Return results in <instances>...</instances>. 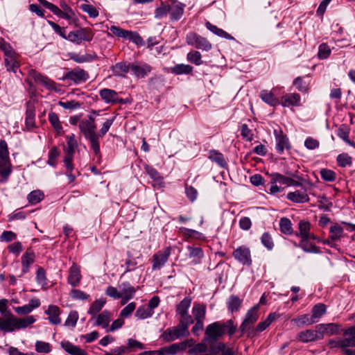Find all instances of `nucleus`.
<instances>
[{
	"instance_id": "obj_1",
	"label": "nucleus",
	"mask_w": 355,
	"mask_h": 355,
	"mask_svg": "<svg viewBox=\"0 0 355 355\" xmlns=\"http://www.w3.org/2000/svg\"><path fill=\"white\" fill-rule=\"evenodd\" d=\"M96 112L88 115L87 119H83L79 122L78 128L80 131L83 133L85 138L89 141L91 149L94 151V154L101 158V149L100 143L98 141V135L96 132V125L95 123Z\"/></svg>"
},
{
	"instance_id": "obj_2",
	"label": "nucleus",
	"mask_w": 355,
	"mask_h": 355,
	"mask_svg": "<svg viewBox=\"0 0 355 355\" xmlns=\"http://www.w3.org/2000/svg\"><path fill=\"white\" fill-rule=\"evenodd\" d=\"M236 330V326L234 324L232 320H228L225 322H214L208 324L205 329V343H216L225 333L230 336H232Z\"/></svg>"
},
{
	"instance_id": "obj_3",
	"label": "nucleus",
	"mask_w": 355,
	"mask_h": 355,
	"mask_svg": "<svg viewBox=\"0 0 355 355\" xmlns=\"http://www.w3.org/2000/svg\"><path fill=\"white\" fill-rule=\"evenodd\" d=\"M12 171L7 143L0 140V175L7 178Z\"/></svg>"
},
{
	"instance_id": "obj_4",
	"label": "nucleus",
	"mask_w": 355,
	"mask_h": 355,
	"mask_svg": "<svg viewBox=\"0 0 355 355\" xmlns=\"http://www.w3.org/2000/svg\"><path fill=\"white\" fill-rule=\"evenodd\" d=\"M289 177L284 176L280 173H274L270 175L271 180L270 184H275L277 182L282 183L283 184L289 186H295V187H301L302 183L299 181L295 180L292 178H295L298 180H301L302 178L298 175V172L295 171V173H286Z\"/></svg>"
},
{
	"instance_id": "obj_5",
	"label": "nucleus",
	"mask_w": 355,
	"mask_h": 355,
	"mask_svg": "<svg viewBox=\"0 0 355 355\" xmlns=\"http://www.w3.org/2000/svg\"><path fill=\"white\" fill-rule=\"evenodd\" d=\"M186 42L189 45L205 51H209L212 47L211 44L205 37L194 32H190L187 35Z\"/></svg>"
},
{
	"instance_id": "obj_6",
	"label": "nucleus",
	"mask_w": 355,
	"mask_h": 355,
	"mask_svg": "<svg viewBox=\"0 0 355 355\" xmlns=\"http://www.w3.org/2000/svg\"><path fill=\"white\" fill-rule=\"evenodd\" d=\"M28 76L35 80V83H40L45 87L47 89L59 92L61 89L53 80L47 76L42 75L35 69H31L28 71Z\"/></svg>"
},
{
	"instance_id": "obj_7",
	"label": "nucleus",
	"mask_w": 355,
	"mask_h": 355,
	"mask_svg": "<svg viewBox=\"0 0 355 355\" xmlns=\"http://www.w3.org/2000/svg\"><path fill=\"white\" fill-rule=\"evenodd\" d=\"M93 37L94 33L90 28H83L69 32L67 35V40L76 44H80L82 41H91Z\"/></svg>"
},
{
	"instance_id": "obj_8",
	"label": "nucleus",
	"mask_w": 355,
	"mask_h": 355,
	"mask_svg": "<svg viewBox=\"0 0 355 355\" xmlns=\"http://www.w3.org/2000/svg\"><path fill=\"white\" fill-rule=\"evenodd\" d=\"M189 335V331L187 330V326H181L179 324L177 327L166 329L162 336L165 341L171 342Z\"/></svg>"
},
{
	"instance_id": "obj_9",
	"label": "nucleus",
	"mask_w": 355,
	"mask_h": 355,
	"mask_svg": "<svg viewBox=\"0 0 355 355\" xmlns=\"http://www.w3.org/2000/svg\"><path fill=\"white\" fill-rule=\"evenodd\" d=\"M232 255L236 261L244 266H250L252 263L250 250L245 245L235 249Z\"/></svg>"
},
{
	"instance_id": "obj_10",
	"label": "nucleus",
	"mask_w": 355,
	"mask_h": 355,
	"mask_svg": "<svg viewBox=\"0 0 355 355\" xmlns=\"http://www.w3.org/2000/svg\"><path fill=\"white\" fill-rule=\"evenodd\" d=\"M89 78V73L79 67L66 73L64 76V80H70L78 85L86 82Z\"/></svg>"
},
{
	"instance_id": "obj_11",
	"label": "nucleus",
	"mask_w": 355,
	"mask_h": 355,
	"mask_svg": "<svg viewBox=\"0 0 355 355\" xmlns=\"http://www.w3.org/2000/svg\"><path fill=\"white\" fill-rule=\"evenodd\" d=\"M171 254V248H166L164 250L159 251L153 256V270H160L167 262Z\"/></svg>"
},
{
	"instance_id": "obj_12",
	"label": "nucleus",
	"mask_w": 355,
	"mask_h": 355,
	"mask_svg": "<svg viewBox=\"0 0 355 355\" xmlns=\"http://www.w3.org/2000/svg\"><path fill=\"white\" fill-rule=\"evenodd\" d=\"M258 309L259 306L255 305L247 312L245 319L240 327L241 332L244 333L250 330L251 325L258 320Z\"/></svg>"
},
{
	"instance_id": "obj_13",
	"label": "nucleus",
	"mask_w": 355,
	"mask_h": 355,
	"mask_svg": "<svg viewBox=\"0 0 355 355\" xmlns=\"http://www.w3.org/2000/svg\"><path fill=\"white\" fill-rule=\"evenodd\" d=\"M15 315L10 311L0 316V331L4 333L15 331Z\"/></svg>"
},
{
	"instance_id": "obj_14",
	"label": "nucleus",
	"mask_w": 355,
	"mask_h": 355,
	"mask_svg": "<svg viewBox=\"0 0 355 355\" xmlns=\"http://www.w3.org/2000/svg\"><path fill=\"white\" fill-rule=\"evenodd\" d=\"M318 329L319 338L322 339L324 335H336L340 331L339 325L334 323L320 324L315 327Z\"/></svg>"
},
{
	"instance_id": "obj_15",
	"label": "nucleus",
	"mask_w": 355,
	"mask_h": 355,
	"mask_svg": "<svg viewBox=\"0 0 355 355\" xmlns=\"http://www.w3.org/2000/svg\"><path fill=\"white\" fill-rule=\"evenodd\" d=\"M299 230L300 233L296 234L297 236H300L301 241L304 242L309 239H315V235L310 232L311 223L307 220H300L299 222Z\"/></svg>"
},
{
	"instance_id": "obj_16",
	"label": "nucleus",
	"mask_w": 355,
	"mask_h": 355,
	"mask_svg": "<svg viewBox=\"0 0 355 355\" xmlns=\"http://www.w3.org/2000/svg\"><path fill=\"white\" fill-rule=\"evenodd\" d=\"M101 98L107 103H117L123 102L121 98H119L118 94L113 89H103L99 92Z\"/></svg>"
},
{
	"instance_id": "obj_17",
	"label": "nucleus",
	"mask_w": 355,
	"mask_h": 355,
	"mask_svg": "<svg viewBox=\"0 0 355 355\" xmlns=\"http://www.w3.org/2000/svg\"><path fill=\"white\" fill-rule=\"evenodd\" d=\"M4 63L7 71L16 73L19 67L18 55L15 51L4 56Z\"/></svg>"
},
{
	"instance_id": "obj_18",
	"label": "nucleus",
	"mask_w": 355,
	"mask_h": 355,
	"mask_svg": "<svg viewBox=\"0 0 355 355\" xmlns=\"http://www.w3.org/2000/svg\"><path fill=\"white\" fill-rule=\"evenodd\" d=\"M45 313L49 315L48 319L51 324L57 325L61 323L60 318L61 311L58 306L49 305L47 310L45 311Z\"/></svg>"
},
{
	"instance_id": "obj_19",
	"label": "nucleus",
	"mask_w": 355,
	"mask_h": 355,
	"mask_svg": "<svg viewBox=\"0 0 355 355\" xmlns=\"http://www.w3.org/2000/svg\"><path fill=\"white\" fill-rule=\"evenodd\" d=\"M82 276L80 274V268L73 263L69 268V275L68 277V283L73 287L78 286L81 280Z\"/></svg>"
},
{
	"instance_id": "obj_20",
	"label": "nucleus",
	"mask_w": 355,
	"mask_h": 355,
	"mask_svg": "<svg viewBox=\"0 0 355 355\" xmlns=\"http://www.w3.org/2000/svg\"><path fill=\"white\" fill-rule=\"evenodd\" d=\"M275 133L276 139V149L279 153L282 154L285 149L290 148L288 139L286 135H283L282 131L277 133V132L275 130Z\"/></svg>"
},
{
	"instance_id": "obj_21",
	"label": "nucleus",
	"mask_w": 355,
	"mask_h": 355,
	"mask_svg": "<svg viewBox=\"0 0 355 355\" xmlns=\"http://www.w3.org/2000/svg\"><path fill=\"white\" fill-rule=\"evenodd\" d=\"M286 198L288 200L296 202L304 203L309 201V197L306 191H295L288 193Z\"/></svg>"
},
{
	"instance_id": "obj_22",
	"label": "nucleus",
	"mask_w": 355,
	"mask_h": 355,
	"mask_svg": "<svg viewBox=\"0 0 355 355\" xmlns=\"http://www.w3.org/2000/svg\"><path fill=\"white\" fill-rule=\"evenodd\" d=\"M281 103L284 107L299 106L300 105V96L296 93L286 94L282 97Z\"/></svg>"
},
{
	"instance_id": "obj_23",
	"label": "nucleus",
	"mask_w": 355,
	"mask_h": 355,
	"mask_svg": "<svg viewBox=\"0 0 355 355\" xmlns=\"http://www.w3.org/2000/svg\"><path fill=\"white\" fill-rule=\"evenodd\" d=\"M130 68L133 74L138 78L146 77L152 70L151 67L148 64L142 65L131 64Z\"/></svg>"
},
{
	"instance_id": "obj_24",
	"label": "nucleus",
	"mask_w": 355,
	"mask_h": 355,
	"mask_svg": "<svg viewBox=\"0 0 355 355\" xmlns=\"http://www.w3.org/2000/svg\"><path fill=\"white\" fill-rule=\"evenodd\" d=\"M297 338L303 343L312 342L320 339L317 329L315 330L307 329L300 331L297 334Z\"/></svg>"
},
{
	"instance_id": "obj_25",
	"label": "nucleus",
	"mask_w": 355,
	"mask_h": 355,
	"mask_svg": "<svg viewBox=\"0 0 355 355\" xmlns=\"http://www.w3.org/2000/svg\"><path fill=\"white\" fill-rule=\"evenodd\" d=\"M184 5L180 2H173L170 5L171 19L173 21L179 20L184 14Z\"/></svg>"
},
{
	"instance_id": "obj_26",
	"label": "nucleus",
	"mask_w": 355,
	"mask_h": 355,
	"mask_svg": "<svg viewBox=\"0 0 355 355\" xmlns=\"http://www.w3.org/2000/svg\"><path fill=\"white\" fill-rule=\"evenodd\" d=\"M62 347L71 355H87V352L79 347L78 346L73 345L69 341H64L61 343Z\"/></svg>"
},
{
	"instance_id": "obj_27",
	"label": "nucleus",
	"mask_w": 355,
	"mask_h": 355,
	"mask_svg": "<svg viewBox=\"0 0 355 355\" xmlns=\"http://www.w3.org/2000/svg\"><path fill=\"white\" fill-rule=\"evenodd\" d=\"M35 254L32 250H27L21 257L22 273H26L30 266L34 262Z\"/></svg>"
},
{
	"instance_id": "obj_28",
	"label": "nucleus",
	"mask_w": 355,
	"mask_h": 355,
	"mask_svg": "<svg viewBox=\"0 0 355 355\" xmlns=\"http://www.w3.org/2000/svg\"><path fill=\"white\" fill-rule=\"evenodd\" d=\"M206 28L214 34L216 35L218 37L229 40H234V38L231 35L225 32L221 28H218L216 26L213 25L210 22L207 21L205 24Z\"/></svg>"
},
{
	"instance_id": "obj_29",
	"label": "nucleus",
	"mask_w": 355,
	"mask_h": 355,
	"mask_svg": "<svg viewBox=\"0 0 355 355\" xmlns=\"http://www.w3.org/2000/svg\"><path fill=\"white\" fill-rule=\"evenodd\" d=\"M35 322V318L33 315H28L23 318H19L15 316V330L25 329Z\"/></svg>"
},
{
	"instance_id": "obj_30",
	"label": "nucleus",
	"mask_w": 355,
	"mask_h": 355,
	"mask_svg": "<svg viewBox=\"0 0 355 355\" xmlns=\"http://www.w3.org/2000/svg\"><path fill=\"white\" fill-rule=\"evenodd\" d=\"M259 96L265 103L271 106H275L279 104L278 98H277L270 91L262 90L260 92Z\"/></svg>"
},
{
	"instance_id": "obj_31",
	"label": "nucleus",
	"mask_w": 355,
	"mask_h": 355,
	"mask_svg": "<svg viewBox=\"0 0 355 355\" xmlns=\"http://www.w3.org/2000/svg\"><path fill=\"white\" fill-rule=\"evenodd\" d=\"M192 313L195 320H204L206 315V306L203 304H194Z\"/></svg>"
},
{
	"instance_id": "obj_32",
	"label": "nucleus",
	"mask_w": 355,
	"mask_h": 355,
	"mask_svg": "<svg viewBox=\"0 0 355 355\" xmlns=\"http://www.w3.org/2000/svg\"><path fill=\"white\" fill-rule=\"evenodd\" d=\"M110 317L111 314L108 311H103L97 316L95 325L101 326L103 328H107L110 321Z\"/></svg>"
},
{
	"instance_id": "obj_33",
	"label": "nucleus",
	"mask_w": 355,
	"mask_h": 355,
	"mask_svg": "<svg viewBox=\"0 0 355 355\" xmlns=\"http://www.w3.org/2000/svg\"><path fill=\"white\" fill-rule=\"evenodd\" d=\"M209 159L213 162H215L222 167H225L227 166V162L224 158L223 155L217 150H210L209 153Z\"/></svg>"
},
{
	"instance_id": "obj_34",
	"label": "nucleus",
	"mask_w": 355,
	"mask_h": 355,
	"mask_svg": "<svg viewBox=\"0 0 355 355\" xmlns=\"http://www.w3.org/2000/svg\"><path fill=\"white\" fill-rule=\"evenodd\" d=\"M35 108L34 107L28 105L26 111V125L28 129H31L35 126Z\"/></svg>"
},
{
	"instance_id": "obj_35",
	"label": "nucleus",
	"mask_w": 355,
	"mask_h": 355,
	"mask_svg": "<svg viewBox=\"0 0 355 355\" xmlns=\"http://www.w3.org/2000/svg\"><path fill=\"white\" fill-rule=\"evenodd\" d=\"M291 321L298 327L310 325L316 322V320H313L312 316H309L308 314L301 315L297 318L293 319Z\"/></svg>"
},
{
	"instance_id": "obj_36",
	"label": "nucleus",
	"mask_w": 355,
	"mask_h": 355,
	"mask_svg": "<svg viewBox=\"0 0 355 355\" xmlns=\"http://www.w3.org/2000/svg\"><path fill=\"white\" fill-rule=\"evenodd\" d=\"M129 69H130V65H127L123 62L116 63L112 67V73L116 76H124Z\"/></svg>"
},
{
	"instance_id": "obj_37",
	"label": "nucleus",
	"mask_w": 355,
	"mask_h": 355,
	"mask_svg": "<svg viewBox=\"0 0 355 355\" xmlns=\"http://www.w3.org/2000/svg\"><path fill=\"white\" fill-rule=\"evenodd\" d=\"M276 314L275 313H270L264 321L260 322L254 329L255 332H261L264 331L275 319Z\"/></svg>"
},
{
	"instance_id": "obj_38",
	"label": "nucleus",
	"mask_w": 355,
	"mask_h": 355,
	"mask_svg": "<svg viewBox=\"0 0 355 355\" xmlns=\"http://www.w3.org/2000/svg\"><path fill=\"white\" fill-rule=\"evenodd\" d=\"M280 231L284 234L290 235L293 233L292 223L290 219L283 217L279 220Z\"/></svg>"
},
{
	"instance_id": "obj_39",
	"label": "nucleus",
	"mask_w": 355,
	"mask_h": 355,
	"mask_svg": "<svg viewBox=\"0 0 355 355\" xmlns=\"http://www.w3.org/2000/svg\"><path fill=\"white\" fill-rule=\"evenodd\" d=\"M191 304V298L190 297H184L178 305L176 307V312L178 314L180 315L182 313L186 314L188 312L189 309Z\"/></svg>"
},
{
	"instance_id": "obj_40",
	"label": "nucleus",
	"mask_w": 355,
	"mask_h": 355,
	"mask_svg": "<svg viewBox=\"0 0 355 355\" xmlns=\"http://www.w3.org/2000/svg\"><path fill=\"white\" fill-rule=\"evenodd\" d=\"M193 67L189 64H179L172 68L173 73L180 74H189L193 71Z\"/></svg>"
},
{
	"instance_id": "obj_41",
	"label": "nucleus",
	"mask_w": 355,
	"mask_h": 355,
	"mask_svg": "<svg viewBox=\"0 0 355 355\" xmlns=\"http://www.w3.org/2000/svg\"><path fill=\"white\" fill-rule=\"evenodd\" d=\"M153 313V310H150V309H148L145 306H141L137 309L135 312V317L141 320H144L150 318Z\"/></svg>"
},
{
	"instance_id": "obj_42",
	"label": "nucleus",
	"mask_w": 355,
	"mask_h": 355,
	"mask_svg": "<svg viewBox=\"0 0 355 355\" xmlns=\"http://www.w3.org/2000/svg\"><path fill=\"white\" fill-rule=\"evenodd\" d=\"M241 304V300L239 297L231 295L227 301V307L232 313L239 311Z\"/></svg>"
},
{
	"instance_id": "obj_43",
	"label": "nucleus",
	"mask_w": 355,
	"mask_h": 355,
	"mask_svg": "<svg viewBox=\"0 0 355 355\" xmlns=\"http://www.w3.org/2000/svg\"><path fill=\"white\" fill-rule=\"evenodd\" d=\"M121 293L125 295H129V297H133L136 292V289L130 285L129 282H123L119 286Z\"/></svg>"
},
{
	"instance_id": "obj_44",
	"label": "nucleus",
	"mask_w": 355,
	"mask_h": 355,
	"mask_svg": "<svg viewBox=\"0 0 355 355\" xmlns=\"http://www.w3.org/2000/svg\"><path fill=\"white\" fill-rule=\"evenodd\" d=\"M44 198V193L40 190L31 191L27 196V200L31 205H35Z\"/></svg>"
},
{
	"instance_id": "obj_45",
	"label": "nucleus",
	"mask_w": 355,
	"mask_h": 355,
	"mask_svg": "<svg viewBox=\"0 0 355 355\" xmlns=\"http://www.w3.org/2000/svg\"><path fill=\"white\" fill-rule=\"evenodd\" d=\"M293 85L301 92L306 93L309 89V82L304 80L302 77L296 78L293 81Z\"/></svg>"
},
{
	"instance_id": "obj_46",
	"label": "nucleus",
	"mask_w": 355,
	"mask_h": 355,
	"mask_svg": "<svg viewBox=\"0 0 355 355\" xmlns=\"http://www.w3.org/2000/svg\"><path fill=\"white\" fill-rule=\"evenodd\" d=\"M61 14L60 17L67 20H70L74 16V12L71 8L64 1L60 2Z\"/></svg>"
},
{
	"instance_id": "obj_47",
	"label": "nucleus",
	"mask_w": 355,
	"mask_h": 355,
	"mask_svg": "<svg viewBox=\"0 0 355 355\" xmlns=\"http://www.w3.org/2000/svg\"><path fill=\"white\" fill-rule=\"evenodd\" d=\"M326 312V306L324 304H318L315 305L311 310V316L313 320H318Z\"/></svg>"
},
{
	"instance_id": "obj_48",
	"label": "nucleus",
	"mask_w": 355,
	"mask_h": 355,
	"mask_svg": "<svg viewBox=\"0 0 355 355\" xmlns=\"http://www.w3.org/2000/svg\"><path fill=\"white\" fill-rule=\"evenodd\" d=\"M35 351L38 353H50L52 350L51 345L46 342L37 340L35 345Z\"/></svg>"
},
{
	"instance_id": "obj_49",
	"label": "nucleus",
	"mask_w": 355,
	"mask_h": 355,
	"mask_svg": "<svg viewBox=\"0 0 355 355\" xmlns=\"http://www.w3.org/2000/svg\"><path fill=\"white\" fill-rule=\"evenodd\" d=\"M60 153L58 147L53 146L49 153L47 164L51 166H55Z\"/></svg>"
},
{
	"instance_id": "obj_50",
	"label": "nucleus",
	"mask_w": 355,
	"mask_h": 355,
	"mask_svg": "<svg viewBox=\"0 0 355 355\" xmlns=\"http://www.w3.org/2000/svg\"><path fill=\"white\" fill-rule=\"evenodd\" d=\"M105 304V300H95L91 305L89 309L88 310V313L92 315L98 313L103 307Z\"/></svg>"
},
{
	"instance_id": "obj_51",
	"label": "nucleus",
	"mask_w": 355,
	"mask_h": 355,
	"mask_svg": "<svg viewBox=\"0 0 355 355\" xmlns=\"http://www.w3.org/2000/svg\"><path fill=\"white\" fill-rule=\"evenodd\" d=\"M170 13V5L162 3L161 6L156 8L155 11V17L157 19H162Z\"/></svg>"
},
{
	"instance_id": "obj_52",
	"label": "nucleus",
	"mask_w": 355,
	"mask_h": 355,
	"mask_svg": "<svg viewBox=\"0 0 355 355\" xmlns=\"http://www.w3.org/2000/svg\"><path fill=\"white\" fill-rule=\"evenodd\" d=\"M187 58L190 62L193 63L196 65L198 66L202 64V56L199 51H190L189 53H188Z\"/></svg>"
},
{
	"instance_id": "obj_53",
	"label": "nucleus",
	"mask_w": 355,
	"mask_h": 355,
	"mask_svg": "<svg viewBox=\"0 0 355 355\" xmlns=\"http://www.w3.org/2000/svg\"><path fill=\"white\" fill-rule=\"evenodd\" d=\"M343 232V228L340 225H333L330 228L329 238L333 241H336L342 236Z\"/></svg>"
},
{
	"instance_id": "obj_54",
	"label": "nucleus",
	"mask_w": 355,
	"mask_h": 355,
	"mask_svg": "<svg viewBox=\"0 0 355 355\" xmlns=\"http://www.w3.org/2000/svg\"><path fill=\"white\" fill-rule=\"evenodd\" d=\"M49 121L57 132H60L62 130V126L56 113L51 112L49 114Z\"/></svg>"
},
{
	"instance_id": "obj_55",
	"label": "nucleus",
	"mask_w": 355,
	"mask_h": 355,
	"mask_svg": "<svg viewBox=\"0 0 355 355\" xmlns=\"http://www.w3.org/2000/svg\"><path fill=\"white\" fill-rule=\"evenodd\" d=\"M36 282L41 285L42 288H46L47 282L46 272L42 268H39L36 272Z\"/></svg>"
},
{
	"instance_id": "obj_56",
	"label": "nucleus",
	"mask_w": 355,
	"mask_h": 355,
	"mask_svg": "<svg viewBox=\"0 0 355 355\" xmlns=\"http://www.w3.org/2000/svg\"><path fill=\"white\" fill-rule=\"evenodd\" d=\"M207 346L205 343H200L194 345L191 348L188 350L189 354H202L207 351Z\"/></svg>"
},
{
	"instance_id": "obj_57",
	"label": "nucleus",
	"mask_w": 355,
	"mask_h": 355,
	"mask_svg": "<svg viewBox=\"0 0 355 355\" xmlns=\"http://www.w3.org/2000/svg\"><path fill=\"white\" fill-rule=\"evenodd\" d=\"M80 8L83 11L87 12L90 17L96 18L99 15L98 10L91 4H82Z\"/></svg>"
},
{
	"instance_id": "obj_58",
	"label": "nucleus",
	"mask_w": 355,
	"mask_h": 355,
	"mask_svg": "<svg viewBox=\"0 0 355 355\" xmlns=\"http://www.w3.org/2000/svg\"><path fill=\"white\" fill-rule=\"evenodd\" d=\"M261 241L262 244L269 250H271L274 247V243L272 236L268 232H265L262 234L261 237Z\"/></svg>"
},
{
	"instance_id": "obj_59",
	"label": "nucleus",
	"mask_w": 355,
	"mask_h": 355,
	"mask_svg": "<svg viewBox=\"0 0 355 355\" xmlns=\"http://www.w3.org/2000/svg\"><path fill=\"white\" fill-rule=\"evenodd\" d=\"M67 153H74L75 149L77 147L78 144L76 140L75 135L73 134L67 136Z\"/></svg>"
},
{
	"instance_id": "obj_60",
	"label": "nucleus",
	"mask_w": 355,
	"mask_h": 355,
	"mask_svg": "<svg viewBox=\"0 0 355 355\" xmlns=\"http://www.w3.org/2000/svg\"><path fill=\"white\" fill-rule=\"evenodd\" d=\"M320 173L321 178L325 181L333 182L336 179V173L331 170L322 168Z\"/></svg>"
},
{
	"instance_id": "obj_61",
	"label": "nucleus",
	"mask_w": 355,
	"mask_h": 355,
	"mask_svg": "<svg viewBox=\"0 0 355 355\" xmlns=\"http://www.w3.org/2000/svg\"><path fill=\"white\" fill-rule=\"evenodd\" d=\"M78 320V314L76 311H71L64 322V325L74 327Z\"/></svg>"
},
{
	"instance_id": "obj_62",
	"label": "nucleus",
	"mask_w": 355,
	"mask_h": 355,
	"mask_svg": "<svg viewBox=\"0 0 355 355\" xmlns=\"http://www.w3.org/2000/svg\"><path fill=\"white\" fill-rule=\"evenodd\" d=\"M241 135L242 137L248 141H250L253 139L254 135L247 124H243L241 126Z\"/></svg>"
},
{
	"instance_id": "obj_63",
	"label": "nucleus",
	"mask_w": 355,
	"mask_h": 355,
	"mask_svg": "<svg viewBox=\"0 0 355 355\" xmlns=\"http://www.w3.org/2000/svg\"><path fill=\"white\" fill-rule=\"evenodd\" d=\"M145 170L148 175L154 180L157 181V182H161L162 178L159 175V173L158 171L153 168L150 166L146 165L145 166Z\"/></svg>"
},
{
	"instance_id": "obj_64",
	"label": "nucleus",
	"mask_w": 355,
	"mask_h": 355,
	"mask_svg": "<svg viewBox=\"0 0 355 355\" xmlns=\"http://www.w3.org/2000/svg\"><path fill=\"white\" fill-rule=\"evenodd\" d=\"M136 308V303L130 302L127 306H125L120 313L121 318H128L129 317L132 312L135 311Z\"/></svg>"
}]
</instances>
